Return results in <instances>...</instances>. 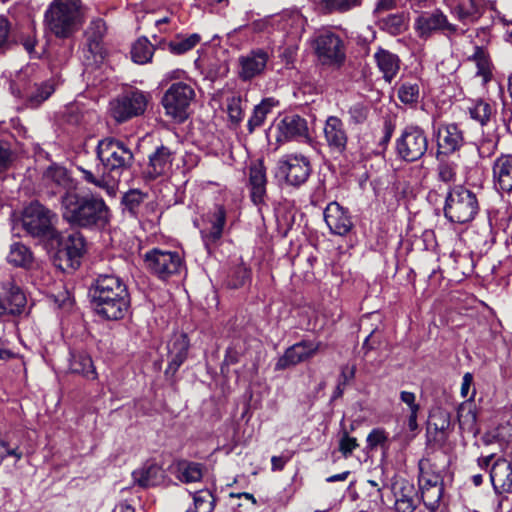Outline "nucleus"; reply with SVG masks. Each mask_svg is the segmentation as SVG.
Masks as SVG:
<instances>
[{
	"label": "nucleus",
	"mask_w": 512,
	"mask_h": 512,
	"mask_svg": "<svg viewBox=\"0 0 512 512\" xmlns=\"http://www.w3.org/2000/svg\"><path fill=\"white\" fill-rule=\"evenodd\" d=\"M60 203L63 219L72 226L99 230L110 220V209L100 195L67 193L60 196Z\"/></svg>",
	"instance_id": "1"
},
{
	"label": "nucleus",
	"mask_w": 512,
	"mask_h": 512,
	"mask_svg": "<svg viewBox=\"0 0 512 512\" xmlns=\"http://www.w3.org/2000/svg\"><path fill=\"white\" fill-rule=\"evenodd\" d=\"M95 313L105 320H120L130 307V294L125 282L114 274H99L90 290Z\"/></svg>",
	"instance_id": "2"
},
{
	"label": "nucleus",
	"mask_w": 512,
	"mask_h": 512,
	"mask_svg": "<svg viewBox=\"0 0 512 512\" xmlns=\"http://www.w3.org/2000/svg\"><path fill=\"white\" fill-rule=\"evenodd\" d=\"M85 20L82 0H54L44 14L46 28L57 38L66 39L77 32Z\"/></svg>",
	"instance_id": "3"
},
{
	"label": "nucleus",
	"mask_w": 512,
	"mask_h": 512,
	"mask_svg": "<svg viewBox=\"0 0 512 512\" xmlns=\"http://www.w3.org/2000/svg\"><path fill=\"white\" fill-rule=\"evenodd\" d=\"M96 155L102 164L105 175L118 183L122 174L129 170L134 162L131 149L121 140L106 137L98 141Z\"/></svg>",
	"instance_id": "4"
},
{
	"label": "nucleus",
	"mask_w": 512,
	"mask_h": 512,
	"mask_svg": "<svg viewBox=\"0 0 512 512\" xmlns=\"http://www.w3.org/2000/svg\"><path fill=\"white\" fill-rule=\"evenodd\" d=\"M480 205L476 193L463 185L449 189L443 207L445 218L457 224H466L475 219Z\"/></svg>",
	"instance_id": "5"
},
{
	"label": "nucleus",
	"mask_w": 512,
	"mask_h": 512,
	"mask_svg": "<svg viewBox=\"0 0 512 512\" xmlns=\"http://www.w3.org/2000/svg\"><path fill=\"white\" fill-rule=\"evenodd\" d=\"M57 215L39 202L30 203L23 212L22 226L28 235L40 241L57 239Z\"/></svg>",
	"instance_id": "6"
},
{
	"label": "nucleus",
	"mask_w": 512,
	"mask_h": 512,
	"mask_svg": "<svg viewBox=\"0 0 512 512\" xmlns=\"http://www.w3.org/2000/svg\"><path fill=\"white\" fill-rule=\"evenodd\" d=\"M12 94L24 100L29 108L39 107L54 92V86L49 81L38 83L31 78L30 69L21 70L10 83Z\"/></svg>",
	"instance_id": "7"
},
{
	"label": "nucleus",
	"mask_w": 512,
	"mask_h": 512,
	"mask_svg": "<svg viewBox=\"0 0 512 512\" xmlns=\"http://www.w3.org/2000/svg\"><path fill=\"white\" fill-rule=\"evenodd\" d=\"M414 30L422 40H428L435 34H441L450 39L452 36L465 33V30L451 23L440 9L421 13L414 21Z\"/></svg>",
	"instance_id": "8"
},
{
	"label": "nucleus",
	"mask_w": 512,
	"mask_h": 512,
	"mask_svg": "<svg viewBox=\"0 0 512 512\" xmlns=\"http://www.w3.org/2000/svg\"><path fill=\"white\" fill-rule=\"evenodd\" d=\"M315 54L323 65L340 67L346 59V47L342 38L329 30L319 32L313 42Z\"/></svg>",
	"instance_id": "9"
},
{
	"label": "nucleus",
	"mask_w": 512,
	"mask_h": 512,
	"mask_svg": "<svg viewBox=\"0 0 512 512\" xmlns=\"http://www.w3.org/2000/svg\"><path fill=\"white\" fill-rule=\"evenodd\" d=\"M428 150V138L425 131L417 125L406 126L396 140V153L406 162L421 159Z\"/></svg>",
	"instance_id": "10"
},
{
	"label": "nucleus",
	"mask_w": 512,
	"mask_h": 512,
	"mask_svg": "<svg viewBox=\"0 0 512 512\" xmlns=\"http://www.w3.org/2000/svg\"><path fill=\"white\" fill-rule=\"evenodd\" d=\"M195 96L193 88L186 83L172 84L162 98V105L168 116L178 122H184L188 117V107Z\"/></svg>",
	"instance_id": "11"
},
{
	"label": "nucleus",
	"mask_w": 512,
	"mask_h": 512,
	"mask_svg": "<svg viewBox=\"0 0 512 512\" xmlns=\"http://www.w3.org/2000/svg\"><path fill=\"white\" fill-rule=\"evenodd\" d=\"M144 261L151 273L162 280L180 274L184 268V260L177 251L154 248L145 254Z\"/></svg>",
	"instance_id": "12"
},
{
	"label": "nucleus",
	"mask_w": 512,
	"mask_h": 512,
	"mask_svg": "<svg viewBox=\"0 0 512 512\" xmlns=\"http://www.w3.org/2000/svg\"><path fill=\"white\" fill-rule=\"evenodd\" d=\"M148 104V96L140 90H129L110 102L111 116L119 123L142 115Z\"/></svg>",
	"instance_id": "13"
},
{
	"label": "nucleus",
	"mask_w": 512,
	"mask_h": 512,
	"mask_svg": "<svg viewBox=\"0 0 512 512\" xmlns=\"http://www.w3.org/2000/svg\"><path fill=\"white\" fill-rule=\"evenodd\" d=\"M226 209L216 204L202 217L203 227L200 230L205 249L209 254L220 245L226 224Z\"/></svg>",
	"instance_id": "14"
},
{
	"label": "nucleus",
	"mask_w": 512,
	"mask_h": 512,
	"mask_svg": "<svg viewBox=\"0 0 512 512\" xmlns=\"http://www.w3.org/2000/svg\"><path fill=\"white\" fill-rule=\"evenodd\" d=\"M481 469H489L490 481L495 493H512V462L505 458L494 460V454L477 460Z\"/></svg>",
	"instance_id": "15"
},
{
	"label": "nucleus",
	"mask_w": 512,
	"mask_h": 512,
	"mask_svg": "<svg viewBox=\"0 0 512 512\" xmlns=\"http://www.w3.org/2000/svg\"><path fill=\"white\" fill-rule=\"evenodd\" d=\"M107 33V25L100 17L93 18L85 31L86 49H84V61L86 65H98L104 61L107 51L103 39Z\"/></svg>",
	"instance_id": "16"
},
{
	"label": "nucleus",
	"mask_w": 512,
	"mask_h": 512,
	"mask_svg": "<svg viewBox=\"0 0 512 512\" xmlns=\"http://www.w3.org/2000/svg\"><path fill=\"white\" fill-rule=\"evenodd\" d=\"M310 173V161L301 154L285 155L277 163L276 175L283 177L287 184L294 187L304 184Z\"/></svg>",
	"instance_id": "17"
},
{
	"label": "nucleus",
	"mask_w": 512,
	"mask_h": 512,
	"mask_svg": "<svg viewBox=\"0 0 512 512\" xmlns=\"http://www.w3.org/2000/svg\"><path fill=\"white\" fill-rule=\"evenodd\" d=\"M58 241V250L56 253L60 261H64L65 266L60 264L62 269L71 268L75 269L80 265V260L86 251V240L84 236L74 231L67 236L56 239Z\"/></svg>",
	"instance_id": "18"
},
{
	"label": "nucleus",
	"mask_w": 512,
	"mask_h": 512,
	"mask_svg": "<svg viewBox=\"0 0 512 512\" xmlns=\"http://www.w3.org/2000/svg\"><path fill=\"white\" fill-rule=\"evenodd\" d=\"M42 183L49 196H56L58 194L65 196L67 193L77 192L76 181L63 166L55 164L49 166L43 173Z\"/></svg>",
	"instance_id": "19"
},
{
	"label": "nucleus",
	"mask_w": 512,
	"mask_h": 512,
	"mask_svg": "<svg viewBox=\"0 0 512 512\" xmlns=\"http://www.w3.org/2000/svg\"><path fill=\"white\" fill-rule=\"evenodd\" d=\"M321 342L302 340L288 347L275 364L276 371H282L314 357Z\"/></svg>",
	"instance_id": "20"
},
{
	"label": "nucleus",
	"mask_w": 512,
	"mask_h": 512,
	"mask_svg": "<svg viewBox=\"0 0 512 512\" xmlns=\"http://www.w3.org/2000/svg\"><path fill=\"white\" fill-rule=\"evenodd\" d=\"M269 54L263 49H255L238 58L237 75L243 82L251 81L264 74Z\"/></svg>",
	"instance_id": "21"
},
{
	"label": "nucleus",
	"mask_w": 512,
	"mask_h": 512,
	"mask_svg": "<svg viewBox=\"0 0 512 512\" xmlns=\"http://www.w3.org/2000/svg\"><path fill=\"white\" fill-rule=\"evenodd\" d=\"M278 142L307 139L309 129L306 119L298 114H287L276 125Z\"/></svg>",
	"instance_id": "22"
},
{
	"label": "nucleus",
	"mask_w": 512,
	"mask_h": 512,
	"mask_svg": "<svg viewBox=\"0 0 512 512\" xmlns=\"http://www.w3.org/2000/svg\"><path fill=\"white\" fill-rule=\"evenodd\" d=\"M438 152L451 155L464 144L463 131L455 123H440L435 129Z\"/></svg>",
	"instance_id": "23"
},
{
	"label": "nucleus",
	"mask_w": 512,
	"mask_h": 512,
	"mask_svg": "<svg viewBox=\"0 0 512 512\" xmlns=\"http://www.w3.org/2000/svg\"><path fill=\"white\" fill-rule=\"evenodd\" d=\"M190 343L186 334H175L167 344L168 366L165 376L172 379L180 366L186 361Z\"/></svg>",
	"instance_id": "24"
},
{
	"label": "nucleus",
	"mask_w": 512,
	"mask_h": 512,
	"mask_svg": "<svg viewBox=\"0 0 512 512\" xmlns=\"http://www.w3.org/2000/svg\"><path fill=\"white\" fill-rule=\"evenodd\" d=\"M148 159L145 177L149 180H155L171 172L174 152L169 147L161 145L149 155Z\"/></svg>",
	"instance_id": "25"
},
{
	"label": "nucleus",
	"mask_w": 512,
	"mask_h": 512,
	"mask_svg": "<svg viewBox=\"0 0 512 512\" xmlns=\"http://www.w3.org/2000/svg\"><path fill=\"white\" fill-rule=\"evenodd\" d=\"M324 139L334 153L343 154L348 143V135L343 121L336 116H329L323 127Z\"/></svg>",
	"instance_id": "26"
},
{
	"label": "nucleus",
	"mask_w": 512,
	"mask_h": 512,
	"mask_svg": "<svg viewBox=\"0 0 512 512\" xmlns=\"http://www.w3.org/2000/svg\"><path fill=\"white\" fill-rule=\"evenodd\" d=\"M324 221L330 232L339 236L348 234L353 227L348 211L337 202H331L327 205L324 210Z\"/></svg>",
	"instance_id": "27"
},
{
	"label": "nucleus",
	"mask_w": 512,
	"mask_h": 512,
	"mask_svg": "<svg viewBox=\"0 0 512 512\" xmlns=\"http://www.w3.org/2000/svg\"><path fill=\"white\" fill-rule=\"evenodd\" d=\"M493 184L497 191L512 192V155L501 154L492 165Z\"/></svg>",
	"instance_id": "28"
},
{
	"label": "nucleus",
	"mask_w": 512,
	"mask_h": 512,
	"mask_svg": "<svg viewBox=\"0 0 512 512\" xmlns=\"http://www.w3.org/2000/svg\"><path fill=\"white\" fill-rule=\"evenodd\" d=\"M475 394L476 391L473 389L470 399L461 403L457 409V420L461 433L472 434L474 437L479 433L477 407L473 401Z\"/></svg>",
	"instance_id": "29"
},
{
	"label": "nucleus",
	"mask_w": 512,
	"mask_h": 512,
	"mask_svg": "<svg viewBox=\"0 0 512 512\" xmlns=\"http://www.w3.org/2000/svg\"><path fill=\"white\" fill-rule=\"evenodd\" d=\"M266 170L262 162L254 163L249 168L250 197L255 205L264 203L266 196Z\"/></svg>",
	"instance_id": "30"
},
{
	"label": "nucleus",
	"mask_w": 512,
	"mask_h": 512,
	"mask_svg": "<svg viewBox=\"0 0 512 512\" xmlns=\"http://www.w3.org/2000/svg\"><path fill=\"white\" fill-rule=\"evenodd\" d=\"M373 58L383 79L391 83L400 70L401 60L399 56L387 49L378 47Z\"/></svg>",
	"instance_id": "31"
},
{
	"label": "nucleus",
	"mask_w": 512,
	"mask_h": 512,
	"mask_svg": "<svg viewBox=\"0 0 512 512\" xmlns=\"http://www.w3.org/2000/svg\"><path fill=\"white\" fill-rule=\"evenodd\" d=\"M419 487L431 486L433 484H443L442 471L438 463V457L429 456L422 458L419 463Z\"/></svg>",
	"instance_id": "32"
},
{
	"label": "nucleus",
	"mask_w": 512,
	"mask_h": 512,
	"mask_svg": "<svg viewBox=\"0 0 512 512\" xmlns=\"http://www.w3.org/2000/svg\"><path fill=\"white\" fill-rule=\"evenodd\" d=\"M3 300L10 315L21 314L26 306L27 299L23 290L13 280L2 284Z\"/></svg>",
	"instance_id": "33"
},
{
	"label": "nucleus",
	"mask_w": 512,
	"mask_h": 512,
	"mask_svg": "<svg viewBox=\"0 0 512 512\" xmlns=\"http://www.w3.org/2000/svg\"><path fill=\"white\" fill-rule=\"evenodd\" d=\"M451 14L462 24H474L482 16L483 10L477 0H459L450 9Z\"/></svg>",
	"instance_id": "34"
},
{
	"label": "nucleus",
	"mask_w": 512,
	"mask_h": 512,
	"mask_svg": "<svg viewBox=\"0 0 512 512\" xmlns=\"http://www.w3.org/2000/svg\"><path fill=\"white\" fill-rule=\"evenodd\" d=\"M377 25L380 30L397 36L408 30L409 17L405 12L391 13L377 18Z\"/></svg>",
	"instance_id": "35"
},
{
	"label": "nucleus",
	"mask_w": 512,
	"mask_h": 512,
	"mask_svg": "<svg viewBox=\"0 0 512 512\" xmlns=\"http://www.w3.org/2000/svg\"><path fill=\"white\" fill-rule=\"evenodd\" d=\"M132 477L134 482L140 487L147 488L161 483L163 472L157 464L152 463L133 471Z\"/></svg>",
	"instance_id": "36"
},
{
	"label": "nucleus",
	"mask_w": 512,
	"mask_h": 512,
	"mask_svg": "<svg viewBox=\"0 0 512 512\" xmlns=\"http://www.w3.org/2000/svg\"><path fill=\"white\" fill-rule=\"evenodd\" d=\"M278 104V100L269 97L263 99L258 105H256L253 109L252 115L247 122L248 132L252 134L257 128L262 127L267 118V115L270 114L272 109Z\"/></svg>",
	"instance_id": "37"
},
{
	"label": "nucleus",
	"mask_w": 512,
	"mask_h": 512,
	"mask_svg": "<svg viewBox=\"0 0 512 512\" xmlns=\"http://www.w3.org/2000/svg\"><path fill=\"white\" fill-rule=\"evenodd\" d=\"M69 369L72 373L80 374L88 380H95L97 378L93 361L85 353L72 354Z\"/></svg>",
	"instance_id": "38"
},
{
	"label": "nucleus",
	"mask_w": 512,
	"mask_h": 512,
	"mask_svg": "<svg viewBox=\"0 0 512 512\" xmlns=\"http://www.w3.org/2000/svg\"><path fill=\"white\" fill-rule=\"evenodd\" d=\"M33 259V254L26 245L20 242L11 244L7 255V261L9 264L15 267L28 269L32 266Z\"/></svg>",
	"instance_id": "39"
},
{
	"label": "nucleus",
	"mask_w": 512,
	"mask_h": 512,
	"mask_svg": "<svg viewBox=\"0 0 512 512\" xmlns=\"http://www.w3.org/2000/svg\"><path fill=\"white\" fill-rule=\"evenodd\" d=\"M395 509L397 512H413L416 509V492L408 483L403 484L395 491Z\"/></svg>",
	"instance_id": "40"
},
{
	"label": "nucleus",
	"mask_w": 512,
	"mask_h": 512,
	"mask_svg": "<svg viewBox=\"0 0 512 512\" xmlns=\"http://www.w3.org/2000/svg\"><path fill=\"white\" fill-rule=\"evenodd\" d=\"M177 478L185 483L198 482L202 479V465L187 460L178 461L176 464Z\"/></svg>",
	"instance_id": "41"
},
{
	"label": "nucleus",
	"mask_w": 512,
	"mask_h": 512,
	"mask_svg": "<svg viewBox=\"0 0 512 512\" xmlns=\"http://www.w3.org/2000/svg\"><path fill=\"white\" fill-rule=\"evenodd\" d=\"M470 59L476 64V75L482 77L483 83L489 82L492 78V63L488 52L481 46H475V51Z\"/></svg>",
	"instance_id": "42"
},
{
	"label": "nucleus",
	"mask_w": 512,
	"mask_h": 512,
	"mask_svg": "<svg viewBox=\"0 0 512 512\" xmlns=\"http://www.w3.org/2000/svg\"><path fill=\"white\" fill-rule=\"evenodd\" d=\"M451 425L450 413L445 410L438 409L430 415L429 429L439 432L441 440H445L448 437Z\"/></svg>",
	"instance_id": "43"
},
{
	"label": "nucleus",
	"mask_w": 512,
	"mask_h": 512,
	"mask_svg": "<svg viewBox=\"0 0 512 512\" xmlns=\"http://www.w3.org/2000/svg\"><path fill=\"white\" fill-rule=\"evenodd\" d=\"M153 45L145 37L139 38L132 46L131 57L137 64H146L152 59Z\"/></svg>",
	"instance_id": "44"
},
{
	"label": "nucleus",
	"mask_w": 512,
	"mask_h": 512,
	"mask_svg": "<svg viewBox=\"0 0 512 512\" xmlns=\"http://www.w3.org/2000/svg\"><path fill=\"white\" fill-rule=\"evenodd\" d=\"M82 173V178L94 186L106 190L109 194H114L116 183L112 182L108 175H105V170L102 169L101 175H95L90 170L78 167Z\"/></svg>",
	"instance_id": "45"
},
{
	"label": "nucleus",
	"mask_w": 512,
	"mask_h": 512,
	"mask_svg": "<svg viewBox=\"0 0 512 512\" xmlns=\"http://www.w3.org/2000/svg\"><path fill=\"white\" fill-rule=\"evenodd\" d=\"M421 497L424 505L431 512L436 511L443 495V484L420 487Z\"/></svg>",
	"instance_id": "46"
},
{
	"label": "nucleus",
	"mask_w": 512,
	"mask_h": 512,
	"mask_svg": "<svg viewBox=\"0 0 512 512\" xmlns=\"http://www.w3.org/2000/svg\"><path fill=\"white\" fill-rule=\"evenodd\" d=\"M246 101L239 94L227 98V113L232 124L238 125L244 118V106Z\"/></svg>",
	"instance_id": "47"
},
{
	"label": "nucleus",
	"mask_w": 512,
	"mask_h": 512,
	"mask_svg": "<svg viewBox=\"0 0 512 512\" xmlns=\"http://www.w3.org/2000/svg\"><path fill=\"white\" fill-rule=\"evenodd\" d=\"M250 279L251 270L244 264H238L231 269L228 275L227 285L230 288L237 289L250 282Z\"/></svg>",
	"instance_id": "48"
},
{
	"label": "nucleus",
	"mask_w": 512,
	"mask_h": 512,
	"mask_svg": "<svg viewBox=\"0 0 512 512\" xmlns=\"http://www.w3.org/2000/svg\"><path fill=\"white\" fill-rule=\"evenodd\" d=\"M194 512H213L215 508V498L213 494L208 491H199L194 494Z\"/></svg>",
	"instance_id": "49"
},
{
	"label": "nucleus",
	"mask_w": 512,
	"mask_h": 512,
	"mask_svg": "<svg viewBox=\"0 0 512 512\" xmlns=\"http://www.w3.org/2000/svg\"><path fill=\"white\" fill-rule=\"evenodd\" d=\"M469 114L472 119L479 122L482 126L486 125L492 114V107L489 103L480 100L475 103V105L469 108Z\"/></svg>",
	"instance_id": "50"
},
{
	"label": "nucleus",
	"mask_w": 512,
	"mask_h": 512,
	"mask_svg": "<svg viewBox=\"0 0 512 512\" xmlns=\"http://www.w3.org/2000/svg\"><path fill=\"white\" fill-rule=\"evenodd\" d=\"M399 100L404 104H415L419 99V85L417 83L404 82L397 92Z\"/></svg>",
	"instance_id": "51"
},
{
	"label": "nucleus",
	"mask_w": 512,
	"mask_h": 512,
	"mask_svg": "<svg viewBox=\"0 0 512 512\" xmlns=\"http://www.w3.org/2000/svg\"><path fill=\"white\" fill-rule=\"evenodd\" d=\"M200 41L198 34H192L189 37L169 43V49L172 53L181 55L193 49Z\"/></svg>",
	"instance_id": "52"
},
{
	"label": "nucleus",
	"mask_w": 512,
	"mask_h": 512,
	"mask_svg": "<svg viewBox=\"0 0 512 512\" xmlns=\"http://www.w3.org/2000/svg\"><path fill=\"white\" fill-rule=\"evenodd\" d=\"M321 3L328 12H345L360 5L361 0H322Z\"/></svg>",
	"instance_id": "53"
},
{
	"label": "nucleus",
	"mask_w": 512,
	"mask_h": 512,
	"mask_svg": "<svg viewBox=\"0 0 512 512\" xmlns=\"http://www.w3.org/2000/svg\"><path fill=\"white\" fill-rule=\"evenodd\" d=\"M12 26L9 20L0 16V55L4 54L10 47Z\"/></svg>",
	"instance_id": "54"
},
{
	"label": "nucleus",
	"mask_w": 512,
	"mask_h": 512,
	"mask_svg": "<svg viewBox=\"0 0 512 512\" xmlns=\"http://www.w3.org/2000/svg\"><path fill=\"white\" fill-rule=\"evenodd\" d=\"M144 198L145 194L139 190H130L124 194L122 202L131 213H134Z\"/></svg>",
	"instance_id": "55"
},
{
	"label": "nucleus",
	"mask_w": 512,
	"mask_h": 512,
	"mask_svg": "<svg viewBox=\"0 0 512 512\" xmlns=\"http://www.w3.org/2000/svg\"><path fill=\"white\" fill-rule=\"evenodd\" d=\"M358 447L357 439L349 436L347 431H344L339 440V451L347 458Z\"/></svg>",
	"instance_id": "56"
},
{
	"label": "nucleus",
	"mask_w": 512,
	"mask_h": 512,
	"mask_svg": "<svg viewBox=\"0 0 512 512\" xmlns=\"http://www.w3.org/2000/svg\"><path fill=\"white\" fill-rule=\"evenodd\" d=\"M438 180L444 183H451L456 180L455 166L451 163L441 162L437 168Z\"/></svg>",
	"instance_id": "57"
},
{
	"label": "nucleus",
	"mask_w": 512,
	"mask_h": 512,
	"mask_svg": "<svg viewBox=\"0 0 512 512\" xmlns=\"http://www.w3.org/2000/svg\"><path fill=\"white\" fill-rule=\"evenodd\" d=\"M13 161V153L10 145L0 140V174L6 172Z\"/></svg>",
	"instance_id": "58"
},
{
	"label": "nucleus",
	"mask_w": 512,
	"mask_h": 512,
	"mask_svg": "<svg viewBox=\"0 0 512 512\" xmlns=\"http://www.w3.org/2000/svg\"><path fill=\"white\" fill-rule=\"evenodd\" d=\"M350 121L355 124L363 123L369 114V109L362 103H356L349 108Z\"/></svg>",
	"instance_id": "59"
},
{
	"label": "nucleus",
	"mask_w": 512,
	"mask_h": 512,
	"mask_svg": "<svg viewBox=\"0 0 512 512\" xmlns=\"http://www.w3.org/2000/svg\"><path fill=\"white\" fill-rule=\"evenodd\" d=\"M496 150L497 140L491 138H483L477 146V151L480 158H489L495 154Z\"/></svg>",
	"instance_id": "60"
},
{
	"label": "nucleus",
	"mask_w": 512,
	"mask_h": 512,
	"mask_svg": "<svg viewBox=\"0 0 512 512\" xmlns=\"http://www.w3.org/2000/svg\"><path fill=\"white\" fill-rule=\"evenodd\" d=\"M388 439L387 433L380 428L373 429L367 436V445L374 449L378 445H383Z\"/></svg>",
	"instance_id": "61"
},
{
	"label": "nucleus",
	"mask_w": 512,
	"mask_h": 512,
	"mask_svg": "<svg viewBox=\"0 0 512 512\" xmlns=\"http://www.w3.org/2000/svg\"><path fill=\"white\" fill-rule=\"evenodd\" d=\"M22 455L18 446L10 447L7 442L0 440V464L6 456H13L17 460H20Z\"/></svg>",
	"instance_id": "62"
},
{
	"label": "nucleus",
	"mask_w": 512,
	"mask_h": 512,
	"mask_svg": "<svg viewBox=\"0 0 512 512\" xmlns=\"http://www.w3.org/2000/svg\"><path fill=\"white\" fill-rule=\"evenodd\" d=\"M396 7L397 0H378L373 10V14L375 17L379 18L383 13L391 11Z\"/></svg>",
	"instance_id": "63"
},
{
	"label": "nucleus",
	"mask_w": 512,
	"mask_h": 512,
	"mask_svg": "<svg viewBox=\"0 0 512 512\" xmlns=\"http://www.w3.org/2000/svg\"><path fill=\"white\" fill-rule=\"evenodd\" d=\"M380 342H381L380 337L376 333V331L375 330L371 331V333L365 338L363 346H362V350L364 351V356H367L371 350L378 348V346L380 345Z\"/></svg>",
	"instance_id": "64"
}]
</instances>
